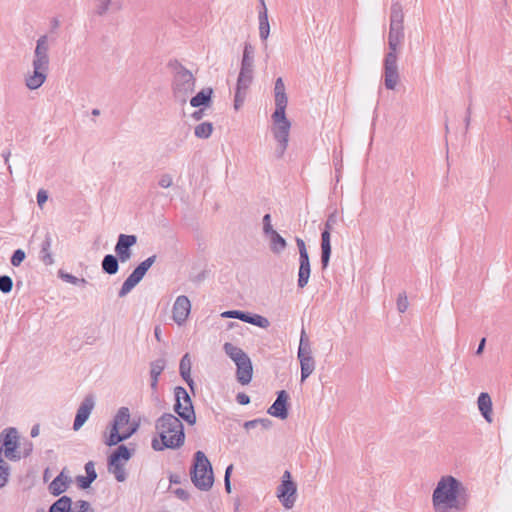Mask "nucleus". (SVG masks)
I'll return each instance as SVG.
<instances>
[{
  "instance_id": "cd10ccee",
  "label": "nucleus",
  "mask_w": 512,
  "mask_h": 512,
  "mask_svg": "<svg viewBox=\"0 0 512 512\" xmlns=\"http://www.w3.org/2000/svg\"><path fill=\"white\" fill-rule=\"evenodd\" d=\"M212 93L213 91L211 88L202 89L190 99V105L195 108L209 105Z\"/></svg>"
},
{
  "instance_id": "393cba45",
  "label": "nucleus",
  "mask_w": 512,
  "mask_h": 512,
  "mask_svg": "<svg viewBox=\"0 0 512 512\" xmlns=\"http://www.w3.org/2000/svg\"><path fill=\"white\" fill-rule=\"evenodd\" d=\"M331 256V239L330 232L322 231L321 233V264L325 269L329 265Z\"/></svg>"
},
{
  "instance_id": "c85d7f7f",
  "label": "nucleus",
  "mask_w": 512,
  "mask_h": 512,
  "mask_svg": "<svg viewBox=\"0 0 512 512\" xmlns=\"http://www.w3.org/2000/svg\"><path fill=\"white\" fill-rule=\"evenodd\" d=\"M240 69L254 71V47L249 43L244 45Z\"/></svg>"
},
{
  "instance_id": "5fc2aeb1",
  "label": "nucleus",
  "mask_w": 512,
  "mask_h": 512,
  "mask_svg": "<svg viewBox=\"0 0 512 512\" xmlns=\"http://www.w3.org/2000/svg\"><path fill=\"white\" fill-rule=\"evenodd\" d=\"M76 482L81 489H87L93 481H91L87 476H78L76 478Z\"/></svg>"
},
{
  "instance_id": "e433bc0d",
  "label": "nucleus",
  "mask_w": 512,
  "mask_h": 512,
  "mask_svg": "<svg viewBox=\"0 0 512 512\" xmlns=\"http://www.w3.org/2000/svg\"><path fill=\"white\" fill-rule=\"evenodd\" d=\"M246 323H249V324L258 326L260 328H264V329L268 328L270 325V322L266 317L261 316L259 314H250V313L247 317Z\"/></svg>"
},
{
  "instance_id": "8fccbe9b",
  "label": "nucleus",
  "mask_w": 512,
  "mask_h": 512,
  "mask_svg": "<svg viewBox=\"0 0 512 512\" xmlns=\"http://www.w3.org/2000/svg\"><path fill=\"white\" fill-rule=\"evenodd\" d=\"M274 231L275 230L273 229L272 224H271L270 214H265L263 217V232H264L265 236H267L268 234H270Z\"/></svg>"
},
{
  "instance_id": "864d4df0",
  "label": "nucleus",
  "mask_w": 512,
  "mask_h": 512,
  "mask_svg": "<svg viewBox=\"0 0 512 512\" xmlns=\"http://www.w3.org/2000/svg\"><path fill=\"white\" fill-rule=\"evenodd\" d=\"M36 199H37V204L40 208L43 207V205L46 203V201L48 200V193L46 190L44 189H40L38 192H37V195H36Z\"/></svg>"
},
{
  "instance_id": "dca6fc26",
  "label": "nucleus",
  "mask_w": 512,
  "mask_h": 512,
  "mask_svg": "<svg viewBox=\"0 0 512 512\" xmlns=\"http://www.w3.org/2000/svg\"><path fill=\"white\" fill-rule=\"evenodd\" d=\"M191 311V303L187 296L180 295L176 298L172 308V318L179 325H183Z\"/></svg>"
},
{
  "instance_id": "338daca9",
  "label": "nucleus",
  "mask_w": 512,
  "mask_h": 512,
  "mask_svg": "<svg viewBox=\"0 0 512 512\" xmlns=\"http://www.w3.org/2000/svg\"><path fill=\"white\" fill-rule=\"evenodd\" d=\"M485 343H486V339L485 338H482L479 345H478V348L476 350V354L477 355H480L483 350H484V347H485Z\"/></svg>"
},
{
  "instance_id": "bf43d9fd",
  "label": "nucleus",
  "mask_w": 512,
  "mask_h": 512,
  "mask_svg": "<svg viewBox=\"0 0 512 512\" xmlns=\"http://www.w3.org/2000/svg\"><path fill=\"white\" fill-rule=\"evenodd\" d=\"M174 494L181 500L183 501H186L189 499V493L182 489V488H177L174 490Z\"/></svg>"
},
{
  "instance_id": "7ed1b4c3",
  "label": "nucleus",
  "mask_w": 512,
  "mask_h": 512,
  "mask_svg": "<svg viewBox=\"0 0 512 512\" xmlns=\"http://www.w3.org/2000/svg\"><path fill=\"white\" fill-rule=\"evenodd\" d=\"M156 430L161 439V445L154 439L152 447L156 451L165 448L176 449L184 444L185 434L184 427L180 419L171 413H165L157 419L155 424Z\"/></svg>"
},
{
  "instance_id": "6e6552de",
  "label": "nucleus",
  "mask_w": 512,
  "mask_h": 512,
  "mask_svg": "<svg viewBox=\"0 0 512 512\" xmlns=\"http://www.w3.org/2000/svg\"><path fill=\"white\" fill-rule=\"evenodd\" d=\"M172 90L175 100L181 104H185L195 90L193 74L181 65L175 69Z\"/></svg>"
},
{
  "instance_id": "bb28decb",
  "label": "nucleus",
  "mask_w": 512,
  "mask_h": 512,
  "mask_svg": "<svg viewBox=\"0 0 512 512\" xmlns=\"http://www.w3.org/2000/svg\"><path fill=\"white\" fill-rule=\"evenodd\" d=\"M404 13L403 8L400 2L393 1L391 5V13H390V26L391 27H404Z\"/></svg>"
},
{
  "instance_id": "f8f14e48",
  "label": "nucleus",
  "mask_w": 512,
  "mask_h": 512,
  "mask_svg": "<svg viewBox=\"0 0 512 512\" xmlns=\"http://www.w3.org/2000/svg\"><path fill=\"white\" fill-rule=\"evenodd\" d=\"M296 494L297 486L291 479V473L286 470L277 488V497L286 509H291L296 502Z\"/></svg>"
},
{
  "instance_id": "c9c22d12",
  "label": "nucleus",
  "mask_w": 512,
  "mask_h": 512,
  "mask_svg": "<svg viewBox=\"0 0 512 512\" xmlns=\"http://www.w3.org/2000/svg\"><path fill=\"white\" fill-rule=\"evenodd\" d=\"M213 132V125L210 122H202L194 129V134L197 138L207 139Z\"/></svg>"
},
{
  "instance_id": "0eeeda50",
  "label": "nucleus",
  "mask_w": 512,
  "mask_h": 512,
  "mask_svg": "<svg viewBox=\"0 0 512 512\" xmlns=\"http://www.w3.org/2000/svg\"><path fill=\"white\" fill-rule=\"evenodd\" d=\"M223 350L236 365L237 381L242 385L249 384L253 376V366L249 356L241 348L229 342L223 345Z\"/></svg>"
},
{
  "instance_id": "de8ad7c7",
  "label": "nucleus",
  "mask_w": 512,
  "mask_h": 512,
  "mask_svg": "<svg viewBox=\"0 0 512 512\" xmlns=\"http://www.w3.org/2000/svg\"><path fill=\"white\" fill-rule=\"evenodd\" d=\"M85 472L86 476L91 480L94 481L97 478V473L95 470L94 462L89 461L85 464Z\"/></svg>"
},
{
  "instance_id": "0e129e2a",
  "label": "nucleus",
  "mask_w": 512,
  "mask_h": 512,
  "mask_svg": "<svg viewBox=\"0 0 512 512\" xmlns=\"http://www.w3.org/2000/svg\"><path fill=\"white\" fill-rule=\"evenodd\" d=\"M238 313H239V310H230V311L223 312L221 316L224 318H236L237 319Z\"/></svg>"
},
{
  "instance_id": "680f3d73",
  "label": "nucleus",
  "mask_w": 512,
  "mask_h": 512,
  "mask_svg": "<svg viewBox=\"0 0 512 512\" xmlns=\"http://www.w3.org/2000/svg\"><path fill=\"white\" fill-rule=\"evenodd\" d=\"M256 422H258V425H260L263 429H269L271 427V420L267 418H259L255 419Z\"/></svg>"
},
{
  "instance_id": "423d86ee",
  "label": "nucleus",
  "mask_w": 512,
  "mask_h": 512,
  "mask_svg": "<svg viewBox=\"0 0 512 512\" xmlns=\"http://www.w3.org/2000/svg\"><path fill=\"white\" fill-rule=\"evenodd\" d=\"M191 480L196 488L208 491L214 483L213 470L210 461L202 451L194 455V463L190 471Z\"/></svg>"
},
{
  "instance_id": "7c9ffc66",
  "label": "nucleus",
  "mask_w": 512,
  "mask_h": 512,
  "mask_svg": "<svg viewBox=\"0 0 512 512\" xmlns=\"http://www.w3.org/2000/svg\"><path fill=\"white\" fill-rule=\"evenodd\" d=\"M102 270L109 274L114 275L119 270V259L112 254L105 255L102 260Z\"/></svg>"
},
{
  "instance_id": "a18cd8bd",
  "label": "nucleus",
  "mask_w": 512,
  "mask_h": 512,
  "mask_svg": "<svg viewBox=\"0 0 512 512\" xmlns=\"http://www.w3.org/2000/svg\"><path fill=\"white\" fill-rule=\"evenodd\" d=\"M192 362L190 355L186 353L180 360L179 373L184 371H191Z\"/></svg>"
},
{
  "instance_id": "f257e3e1",
  "label": "nucleus",
  "mask_w": 512,
  "mask_h": 512,
  "mask_svg": "<svg viewBox=\"0 0 512 512\" xmlns=\"http://www.w3.org/2000/svg\"><path fill=\"white\" fill-rule=\"evenodd\" d=\"M469 500L468 488L452 475L442 476L432 493L434 512H463Z\"/></svg>"
},
{
  "instance_id": "13d9d810",
  "label": "nucleus",
  "mask_w": 512,
  "mask_h": 512,
  "mask_svg": "<svg viewBox=\"0 0 512 512\" xmlns=\"http://www.w3.org/2000/svg\"><path fill=\"white\" fill-rule=\"evenodd\" d=\"M236 401L241 405H247L250 403V397L245 393H238Z\"/></svg>"
},
{
  "instance_id": "69168bd1",
  "label": "nucleus",
  "mask_w": 512,
  "mask_h": 512,
  "mask_svg": "<svg viewBox=\"0 0 512 512\" xmlns=\"http://www.w3.org/2000/svg\"><path fill=\"white\" fill-rule=\"evenodd\" d=\"M257 426H258V422H256L255 419L254 420H250V421H246L244 423V427L246 429H252V428H255Z\"/></svg>"
},
{
  "instance_id": "473e14b6",
  "label": "nucleus",
  "mask_w": 512,
  "mask_h": 512,
  "mask_svg": "<svg viewBox=\"0 0 512 512\" xmlns=\"http://www.w3.org/2000/svg\"><path fill=\"white\" fill-rule=\"evenodd\" d=\"M253 72L252 70L240 69L236 89L247 92L253 81Z\"/></svg>"
},
{
  "instance_id": "20e7f679",
  "label": "nucleus",
  "mask_w": 512,
  "mask_h": 512,
  "mask_svg": "<svg viewBox=\"0 0 512 512\" xmlns=\"http://www.w3.org/2000/svg\"><path fill=\"white\" fill-rule=\"evenodd\" d=\"M404 41V27L389 26L388 47L383 60L384 85L388 90H394L399 82L397 51Z\"/></svg>"
},
{
  "instance_id": "1a4fd4ad",
  "label": "nucleus",
  "mask_w": 512,
  "mask_h": 512,
  "mask_svg": "<svg viewBox=\"0 0 512 512\" xmlns=\"http://www.w3.org/2000/svg\"><path fill=\"white\" fill-rule=\"evenodd\" d=\"M175 404L174 410L189 425L196 422V415L193 408L191 397L184 387L177 386L174 389Z\"/></svg>"
},
{
  "instance_id": "49530a36",
  "label": "nucleus",
  "mask_w": 512,
  "mask_h": 512,
  "mask_svg": "<svg viewBox=\"0 0 512 512\" xmlns=\"http://www.w3.org/2000/svg\"><path fill=\"white\" fill-rule=\"evenodd\" d=\"M247 92L243 90L235 89L234 107L239 109L244 103Z\"/></svg>"
},
{
  "instance_id": "b1692460",
  "label": "nucleus",
  "mask_w": 512,
  "mask_h": 512,
  "mask_svg": "<svg viewBox=\"0 0 512 512\" xmlns=\"http://www.w3.org/2000/svg\"><path fill=\"white\" fill-rule=\"evenodd\" d=\"M311 274V266H310V260L307 259H299V270H298V280H297V286L300 289H303L307 286L309 282Z\"/></svg>"
},
{
  "instance_id": "c756f323",
  "label": "nucleus",
  "mask_w": 512,
  "mask_h": 512,
  "mask_svg": "<svg viewBox=\"0 0 512 512\" xmlns=\"http://www.w3.org/2000/svg\"><path fill=\"white\" fill-rule=\"evenodd\" d=\"M259 37L266 41L270 35V24L268 20V11H258Z\"/></svg>"
},
{
  "instance_id": "e2e57ef3",
  "label": "nucleus",
  "mask_w": 512,
  "mask_h": 512,
  "mask_svg": "<svg viewBox=\"0 0 512 512\" xmlns=\"http://www.w3.org/2000/svg\"><path fill=\"white\" fill-rule=\"evenodd\" d=\"M334 166H335L336 172H340V170L343 167L341 153H339V155L334 156Z\"/></svg>"
},
{
  "instance_id": "6ab92c4d",
  "label": "nucleus",
  "mask_w": 512,
  "mask_h": 512,
  "mask_svg": "<svg viewBox=\"0 0 512 512\" xmlns=\"http://www.w3.org/2000/svg\"><path fill=\"white\" fill-rule=\"evenodd\" d=\"M166 367V360L159 358L150 363V387L151 390L156 393L158 390L159 377Z\"/></svg>"
},
{
  "instance_id": "4c0bfd02",
  "label": "nucleus",
  "mask_w": 512,
  "mask_h": 512,
  "mask_svg": "<svg viewBox=\"0 0 512 512\" xmlns=\"http://www.w3.org/2000/svg\"><path fill=\"white\" fill-rule=\"evenodd\" d=\"M58 275H59V278H61L63 281L73 284V285L84 286L87 284V281L84 278H77L76 276H74L70 273L64 272L62 270L59 271Z\"/></svg>"
},
{
  "instance_id": "58836bf2",
  "label": "nucleus",
  "mask_w": 512,
  "mask_h": 512,
  "mask_svg": "<svg viewBox=\"0 0 512 512\" xmlns=\"http://www.w3.org/2000/svg\"><path fill=\"white\" fill-rule=\"evenodd\" d=\"M301 352L304 354L311 352L310 341L304 329H302L301 331L300 343L298 347V353Z\"/></svg>"
},
{
  "instance_id": "5701e85b",
  "label": "nucleus",
  "mask_w": 512,
  "mask_h": 512,
  "mask_svg": "<svg viewBox=\"0 0 512 512\" xmlns=\"http://www.w3.org/2000/svg\"><path fill=\"white\" fill-rule=\"evenodd\" d=\"M478 409L483 418L488 422H492V400L488 393L482 392L477 399Z\"/></svg>"
},
{
  "instance_id": "37998d69",
  "label": "nucleus",
  "mask_w": 512,
  "mask_h": 512,
  "mask_svg": "<svg viewBox=\"0 0 512 512\" xmlns=\"http://www.w3.org/2000/svg\"><path fill=\"white\" fill-rule=\"evenodd\" d=\"M25 257V252L22 249H17L11 257V264L14 267H18L24 261Z\"/></svg>"
},
{
  "instance_id": "2eb2a0df",
  "label": "nucleus",
  "mask_w": 512,
  "mask_h": 512,
  "mask_svg": "<svg viewBox=\"0 0 512 512\" xmlns=\"http://www.w3.org/2000/svg\"><path fill=\"white\" fill-rule=\"evenodd\" d=\"M137 243L136 235L120 234L114 251L121 263H126L132 257V247Z\"/></svg>"
},
{
  "instance_id": "4d7b16f0",
  "label": "nucleus",
  "mask_w": 512,
  "mask_h": 512,
  "mask_svg": "<svg viewBox=\"0 0 512 512\" xmlns=\"http://www.w3.org/2000/svg\"><path fill=\"white\" fill-rule=\"evenodd\" d=\"M336 223V217L334 214H331L329 215L326 223H325V228L323 231H328L331 233V230L333 228V225Z\"/></svg>"
},
{
  "instance_id": "4be33fe9",
  "label": "nucleus",
  "mask_w": 512,
  "mask_h": 512,
  "mask_svg": "<svg viewBox=\"0 0 512 512\" xmlns=\"http://www.w3.org/2000/svg\"><path fill=\"white\" fill-rule=\"evenodd\" d=\"M70 478L63 471L57 475L54 480L49 484V492L53 496H59L65 492L69 486Z\"/></svg>"
},
{
  "instance_id": "a19ab883",
  "label": "nucleus",
  "mask_w": 512,
  "mask_h": 512,
  "mask_svg": "<svg viewBox=\"0 0 512 512\" xmlns=\"http://www.w3.org/2000/svg\"><path fill=\"white\" fill-rule=\"evenodd\" d=\"M112 0H97L95 13L99 16L104 15L109 10Z\"/></svg>"
},
{
  "instance_id": "412c9836",
  "label": "nucleus",
  "mask_w": 512,
  "mask_h": 512,
  "mask_svg": "<svg viewBox=\"0 0 512 512\" xmlns=\"http://www.w3.org/2000/svg\"><path fill=\"white\" fill-rule=\"evenodd\" d=\"M52 236L49 233L45 234V237L41 243V248L39 252V260L45 265V266H51L54 264V258L51 253V247H52Z\"/></svg>"
},
{
  "instance_id": "2f4dec72",
  "label": "nucleus",
  "mask_w": 512,
  "mask_h": 512,
  "mask_svg": "<svg viewBox=\"0 0 512 512\" xmlns=\"http://www.w3.org/2000/svg\"><path fill=\"white\" fill-rule=\"evenodd\" d=\"M108 471L114 475L118 482H124L127 478V473L124 468V463L118 461H112L108 459Z\"/></svg>"
},
{
  "instance_id": "f704fd0d",
  "label": "nucleus",
  "mask_w": 512,
  "mask_h": 512,
  "mask_svg": "<svg viewBox=\"0 0 512 512\" xmlns=\"http://www.w3.org/2000/svg\"><path fill=\"white\" fill-rule=\"evenodd\" d=\"M275 111L272 116L277 118H283V115H286V107L288 104L287 95H275Z\"/></svg>"
},
{
  "instance_id": "f3484780",
  "label": "nucleus",
  "mask_w": 512,
  "mask_h": 512,
  "mask_svg": "<svg viewBox=\"0 0 512 512\" xmlns=\"http://www.w3.org/2000/svg\"><path fill=\"white\" fill-rule=\"evenodd\" d=\"M95 406V400L92 395H87L81 402L77 409L76 416L73 423V429L78 431L84 423L88 420L93 408Z\"/></svg>"
},
{
  "instance_id": "6e6d98bb",
  "label": "nucleus",
  "mask_w": 512,
  "mask_h": 512,
  "mask_svg": "<svg viewBox=\"0 0 512 512\" xmlns=\"http://www.w3.org/2000/svg\"><path fill=\"white\" fill-rule=\"evenodd\" d=\"M180 375L183 378V380L187 383V385L190 387V389L193 391L195 383L191 377V371L180 372Z\"/></svg>"
},
{
  "instance_id": "9d476101",
  "label": "nucleus",
  "mask_w": 512,
  "mask_h": 512,
  "mask_svg": "<svg viewBox=\"0 0 512 512\" xmlns=\"http://www.w3.org/2000/svg\"><path fill=\"white\" fill-rule=\"evenodd\" d=\"M156 258V255L148 257L132 271V273L123 282L118 292V296L120 298L125 297L128 293H130L132 289L143 279L147 271L155 263Z\"/></svg>"
},
{
  "instance_id": "052dcab7",
  "label": "nucleus",
  "mask_w": 512,
  "mask_h": 512,
  "mask_svg": "<svg viewBox=\"0 0 512 512\" xmlns=\"http://www.w3.org/2000/svg\"><path fill=\"white\" fill-rule=\"evenodd\" d=\"M33 450V444L30 441H26L23 446V457H27ZM22 457V454H21Z\"/></svg>"
},
{
  "instance_id": "09e8293b",
  "label": "nucleus",
  "mask_w": 512,
  "mask_h": 512,
  "mask_svg": "<svg viewBox=\"0 0 512 512\" xmlns=\"http://www.w3.org/2000/svg\"><path fill=\"white\" fill-rule=\"evenodd\" d=\"M296 244L299 250V259L309 258L305 242L301 238H296Z\"/></svg>"
},
{
  "instance_id": "c03bdc74",
  "label": "nucleus",
  "mask_w": 512,
  "mask_h": 512,
  "mask_svg": "<svg viewBox=\"0 0 512 512\" xmlns=\"http://www.w3.org/2000/svg\"><path fill=\"white\" fill-rule=\"evenodd\" d=\"M408 305L409 303L406 294L404 292L400 293L397 298V310L400 313H404L407 310Z\"/></svg>"
},
{
  "instance_id": "774afa93",
  "label": "nucleus",
  "mask_w": 512,
  "mask_h": 512,
  "mask_svg": "<svg viewBox=\"0 0 512 512\" xmlns=\"http://www.w3.org/2000/svg\"><path fill=\"white\" fill-rule=\"evenodd\" d=\"M248 315H249V313H247V312L239 311L237 319H239L243 322H246Z\"/></svg>"
},
{
  "instance_id": "f03ea898",
  "label": "nucleus",
  "mask_w": 512,
  "mask_h": 512,
  "mask_svg": "<svg viewBox=\"0 0 512 512\" xmlns=\"http://www.w3.org/2000/svg\"><path fill=\"white\" fill-rule=\"evenodd\" d=\"M50 39L48 35H41L33 52L32 71L24 77L25 86L29 90H37L47 80L50 67Z\"/></svg>"
},
{
  "instance_id": "3c124183",
  "label": "nucleus",
  "mask_w": 512,
  "mask_h": 512,
  "mask_svg": "<svg viewBox=\"0 0 512 512\" xmlns=\"http://www.w3.org/2000/svg\"><path fill=\"white\" fill-rule=\"evenodd\" d=\"M286 94L285 85L281 77L277 78L274 86V96Z\"/></svg>"
},
{
  "instance_id": "a211bd4d",
  "label": "nucleus",
  "mask_w": 512,
  "mask_h": 512,
  "mask_svg": "<svg viewBox=\"0 0 512 512\" xmlns=\"http://www.w3.org/2000/svg\"><path fill=\"white\" fill-rule=\"evenodd\" d=\"M289 396L285 390H281L277 393V398L274 403L269 407L268 414L273 417H277L284 420L288 417L287 401Z\"/></svg>"
},
{
  "instance_id": "ea45409f",
  "label": "nucleus",
  "mask_w": 512,
  "mask_h": 512,
  "mask_svg": "<svg viewBox=\"0 0 512 512\" xmlns=\"http://www.w3.org/2000/svg\"><path fill=\"white\" fill-rule=\"evenodd\" d=\"M13 280L8 275L0 276V291L4 294H8L12 291Z\"/></svg>"
},
{
  "instance_id": "ddd939ff",
  "label": "nucleus",
  "mask_w": 512,
  "mask_h": 512,
  "mask_svg": "<svg viewBox=\"0 0 512 512\" xmlns=\"http://www.w3.org/2000/svg\"><path fill=\"white\" fill-rule=\"evenodd\" d=\"M273 120V128L272 133L276 141L278 142L277 153L278 157L283 156L289 140V132L291 123L287 119L286 115H283V118H277L272 116Z\"/></svg>"
},
{
  "instance_id": "72a5a7b5",
  "label": "nucleus",
  "mask_w": 512,
  "mask_h": 512,
  "mask_svg": "<svg viewBox=\"0 0 512 512\" xmlns=\"http://www.w3.org/2000/svg\"><path fill=\"white\" fill-rule=\"evenodd\" d=\"M131 458V452L125 445H120L115 451L109 456V459L118 461L119 463H125Z\"/></svg>"
},
{
  "instance_id": "39448f33",
  "label": "nucleus",
  "mask_w": 512,
  "mask_h": 512,
  "mask_svg": "<svg viewBox=\"0 0 512 512\" xmlns=\"http://www.w3.org/2000/svg\"><path fill=\"white\" fill-rule=\"evenodd\" d=\"M138 427V423L130 422L129 409L127 407H121L113 418L109 434L105 437L104 443L107 446H115L129 439L136 433Z\"/></svg>"
},
{
  "instance_id": "9b49d317",
  "label": "nucleus",
  "mask_w": 512,
  "mask_h": 512,
  "mask_svg": "<svg viewBox=\"0 0 512 512\" xmlns=\"http://www.w3.org/2000/svg\"><path fill=\"white\" fill-rule=\"evenodd\" d=\"M0 443L2 444L3 453L10 461H18L21 459L19 447V434L16 428L8 427L0 433Z\"/></svg>"
},
{
  "instance_id": "aec40b11",
  "label": "nucleus",
  "mask_w": 512,
  "mask_h": 512,
  "mask_svg": "<svg viewBox=\"0 0 512 512\" xmlns=\"http://www.w3.org/2000/svg\"><path fill=\"white\" fill-rule=\"evenodd\" d=\"M301 367V381L304 382L315 370V360L310 353H297Z\"/></svg>"
},
{
  "instance_id": "4468645a",
  "label": "nucleus",
  "mask_w": 512,
  "mask_h": 512,
  "mask_svg": "<svg viewBox=\"0 0 512 512\" xmlns=\"http://www.w3.org/2000/svg\"><path fill=\"white\" fill-rule=\"evenodd\" d=\"M48 512H95L91 504L86 500L72 502L68 496H62L49 508Z\"/></svg>"
},
{
  "instance_id": "79ce46f5",
  "label": "nucleus",
  "mask_w": 512,
  "mask_h": 512,
  "mask_svg": "<svg viewBox=\"0 0 512 512\" xmlns=\"http://www.w3.org/2000/svg\"><path fill=\"white\" fill-rule=\"evenodd\" d=\"M158 185L164 189L171 187L173 185L172 175L169 173L161 174L158 179Z\"/></svg>"
},
{
  "instance_id": "603ef678",
  "label": "nucleus",
  "mask_w": 512,
  "mask_h": 512,
  "mask_svg": "<svg viewBox=\"0 0 512 512\" xmlns=\"http://www.w3.org/2000/svg\"><path fill=\"white\" fill-rule=\"evenodd\" d=\"M10 468H0V488L6 486L9 480Z\"/></svg>"
},
{
  "instance_id": "a878e982",
  "label": "nucleus",
  "mask_w": 512,
  "mask_h": 512,
  "mask_svg": "<svg viewBox=\"0 0 512 512\" xmlns=\"http://www.w3.org/2000/svg\"><path fill=\"white\" fill-rule=\"evenodd\" d=\"M266 237L269 239L270 250L274 254H280L286 249L287 242L277 231L268 234Z\"/></svg>"
}]
</instances>
